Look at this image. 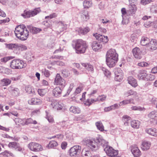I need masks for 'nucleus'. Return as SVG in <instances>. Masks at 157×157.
Returning a JSON list of instances; mask_svg holds the SVG:
<instances>
[{"label":"nucleus","instance_id":"nucleus-13","mask_svg":"<svg viewBox=\"0 0 157 157\" xmlns=\"http://www.w3.org/2000/svg\"><path fill=\"white\" fill-rule=\"evenodd\" d=\"M132 53L135 58L137 59H140L142 57V52L139 48L136 47L132 50Z\"/></svg>","mask_w":157,"mask_h":157},{"label":"nucleus","instance_id":"nucleus-30","mask_svg":"<svg viewBox=\"0 0 157 157\" xmlns=\"http://www.w3.org/2000/svg\"><path fill=\"white\" fill-rule=\"evenodd\" d=\"M140 122L138 120H134L131 122V126L135 128H138L140 127Z\"/></svg>","mask_w":157,"mask_h":157},{"label":"nucleus","instance_id":"nucleus-45","mask_svg":"<svg viewBox=\"0 0 157 157\" xmlns=\"http://www.w3.org/2000/svg\"><path fill=\"white\" fill-rule=\"evenodd\" d=\"M11 82V80L7 78H4L1 80L2 84L3 86H7L10 84Z\"/></svg>","mask_w":157,"mask_h":157},{"label":"nucleus","instance_id":"nucleus-10","mask_svg":"<svg viewBox=\"0 0 157 157\" xmlns=\"http://www.w3.org/2000/svg\"><path fill=\"white\" fill-rule=\"evenodd\" d=\"M55 84L64 86L65 85V81L60 76L59 74H57L55 79Z\"/></svg>","mask_w":157,"mask_h":157},{"label":"nucleus","instance_id":"nucleus-33","mask_svg":"<svg viewBox=\"0 0 157 157\" xmlns=\"http://www.w3.org/2000/svg\"><path fill=\"white\" fill-rule=\"evenodd\" d=\"M82 154L84 157H92V155L90 151L84 148L82 151Z\"/></svg>","mask_w":157,"mask_h":157},{"label":"nucleus","instance_id":"nucleus-56","mask_svg":"<svg viewBox=\"0 0 157 157\" xmlns=\"http://www.w3.org/2000/svg\"><path fill=\"white\" fill-rule=\"evenodd\" d=\"M136 92L132 90H129L125 93V95L128 96L130 95H136Z\"/></svg>","mask_w":157,"mask_h":157},{"label":"nucleus","instance_id":"nucleus-47","mask_svg":"<svg viewBox=\"0 0 157 157\" xmlns=\"http://www.w3.org/2000/svg\"><path fill=\"white\" fill-rule=\"evenodd\" d=\"M0 68H1L2 73L9 75L11 74V71L10 69L3 67Z\"/></svg>","mask_w":157,"mask_h":157},{"label":"nucleus","instance_id":"nucleus-12","mask_svg":"<svg viewBox=\"0 0 157 157\" xmlns=\"http://www.w3.org/2000/svg\"><path fill=\"white\" fill-rule=\"evenodd\" d=\"M147 49L150 51H152L157 48V42L155 39L151 40L147 44Z\"/></svg>","mask_w":157,"mask_h":157},{"label":"nucleus","instance_id":"nucleus-8","mask_svg":"<svg viewBox=\"0 0 157 157\" xmlns=\"http://www.w3.org/2000/svg\"><path fill=\"white\" fill-rule=\"evenodd\" d=\"M40 11V8H36L33 10H30L29 11H26L24 12V13L21 14V16L24 17V18L30 17H33L38 13H39Z\"/></svg>","mask_w":157,"mask_h":157},{"label":"nucleus","instance_id":"nucleus-17","mask_svg":"<svg viewBox=\"0 0 157 157\" xmlns=\"http://www.w3.org/2000/svg\"><path fill=\"white\" fill-rule=\"evenodd\" d=\"M151 143L150 142L144 140L142 142L141 145V149L144 151L148 150L151 147Z\"/></svg>","mask_w":157,"mask_h":157},{"label":"nucleus","instance_id":"nucleus-19","mask_svg":"<svg viewBox=\"0 0 157 157\" xmlns=\"http://www.w3.org/2000/svg\"><path fill=\"white\" fill-rule=\"evenodd\" d=\"M127 81L128 82V83L132 87H136L138 86L136 80L132 76L128 77L127 78Z\"/></svg>","mask_w":157,"mask_h":157},{"label":"nucleus","instance_id":"nucleus-18","mask_svg":"<svg viewBox=\"0 0 157 157\" xmlns=\"http://www.w3.org/2000/svg\"><path fill=\"white\" fill-rule=\"evenodd\" d=\"M95 140L96 142L97 141L100 145H101L103 147L108 144V142L101 135L98 136Z\"/></svg>","mask_w":157,"mask_h":157},{"label":"nucleus","instance_id":"nucleus-60","mask_svg":"<svg viewBox=\"0 0 157 157\" xmlns=\"http://www.w3.org/2000/svg\"><path fill=\"white\" fill-rule=\"evenodd\" d=\"M122 13V17H125L126 15H128V14H127V11H126V10L125 8H123L121 9V10Z\"/></svg>","mask_w":157,"mask_h":157},{"label":"nucleus","instance_id":"nucleus-38","mask_svg":"<svg viewBox=\"0 0 157 157\" xmlns=\"http://www.w3.org/2000/svg\"><path fill=\"white\" fill-rule=\"evenodd\" d=\"M25 90L29 94H35L34 89L30 86H29L26 87Z\"/></svg>","mask_w":157,"mask_h":157},{"label":"nucleus","instance_id":"nucleus-14","mask_svg":"<svg viewBox=\"0 0 157 157\" xmlns=\"http://www.w3.org/2000/svg\"><path fill=\"white\" fill-rule=\"evenodd\" d=\"M115 80L120 82L122 79L123 77V71L120 69H118L115 72Z\"/></svg>","mask_w":157,"mask_h":157},{"label":"nucleus","instance_id":"nucleus-2","mask_svg":"<svg viewBox=\"0 0 157 157\" xmlns=\"http://www.w3.org/2000/svg\"><path fill=\"white\" fill-rule=\"evenodd\" d=\"M118 60V55L115 49H110L106 54V61L107 65L111 68L115 66Z\"/></svg>","mask_w":157,"mask_h":157},{"label":"nucleus","instance_id":"nucleus-11","mask_svg":"<svg viewBox=\"0 0 157 157\" xmlns=\"http://www.w3.org/2000/svg\"><path fill=\"white\" fill-rule=\"evenodd\" d=\"M131 151L134 157H140L141 153L140 150L136 145H133L131 146Z\"/></svg>","mask_w":157,"mask_h":157},{"label":"nucleus","instance_id":"nucleus-41","mask_svg":"<svg viewBox=\"0 0 157 157\" xmlns=\"http://www.w3.org/2000/svg\"><path fill=\"white\" fill-rule=\"evenodd\" d=\"M14 121L16 124L19 126H23L22 123H23V119H21L19 118H16L14 119Z\"/></svg>","mask_w":157,"mask_h":157},{"label":"nucleus","instance_id":"nucleus-61","mask_svg":"<svg viewBox=\"0 0 157 157\" xmlns=\"http://www.w3.org/2000/svg\"><path fill=\"white\" fill-rule=\"evenodd\" d=\"M137 39V35L136 34H133L131 36L130 39L132 42H135Z\"/></svg>","mask_w":157,"mask_h":157},{"label":"nucleus","instance_id":"nucleus-57","mask_svg":"<svg viewBox=\"0 0 157 157\" xmlns=\"http://www.w3.org/2000/svg\"><path fill=\"white\" fill-rule=\"evenodd\" d=\"M155 76L154 75L148 74L147 77L146 78L147 79V81H152L155 79Z\"/></svg>","mask_w":157,"mask_h":157},{"label":"nucleus","instance_id":"nucleus-35","mask_svg":"<svg viewBox=\"0 0 157 157\" xmlns=\"http://www.w3.org/2000/svg\"><path fill=\"white\" fill-rule=\"evenodd\" d=\"M82 65L88 71L92 72L93 71V67L91 64L88 63H82Z\"/></svg>","mask_w":157,"mask_h":157},{"label":"nucleus","instance_id":"nucleus-9","mask_svg":"<svg viewBox=\"0 0 157 157\" xmlns=\"http://www.w3.org/2000/svg\"><path fill=\"white\" fill-rule=\"evenodd\" d=\"M84 143L87 146L93 150H96L98 149V146L97 142L94 140L87 139L84 140Z\"/></svg>","mask_w":157,"mask_h":157},{"label":"nucleus","instance_id":"nucleus-26","mask_svg":"<svg viewBox=\"0 0 157 157\" xmlns=\"http://www.w3.org/2000/svg\"><path fill=\"white\" fill-rule=\"evenodd\" d=\"M90 30V29L88 27H86L82 29V28H78L76 31L78 32L79 35H83L86 34Z\"/></svg>","mask_w":157,"mask_h":157},{"label":"nucleus","instance_id":"nucleus-43","mask_svg":"<svg viewBox=\"0 0 157 157\" xmlns=\"http://www.w3.org/2000/svg\"><path fill=\"white\" fill-rule=\"evenodd\" d=\"M131 119V117L128 115H125L123 116L122 118V120L125 122L124 124L125 125L127 126L128 125V121L130 120Z\"/></svg>","mask_w":157,"mask_h":157},{"label":"nucleus","instance_id":"nucleus-51","mask_svg":"<svg viewBox=\"0 0 157 157\" xmlns=\"http://www.w3.org/2000/svg\"><path fill=\"white\" fill-rule=\"evenodd\" d=\"M68 121H63L61 122H59V124L63 128H68L69 125Z\"/></svg>","mask_w":157,"mask_h":157},{"label":"nucleus","instance_id":"nucleus-48","mask_svg":"<svg viewBox=\"0 0 157 157\" xmlns=\"http://www.w3.org/2000/svg\"><path fill=\"white\" fill-rule=\"evenodd\" d=\"M18 144V143L15 142H10L8 144V146L10 148H15L17 146Z\"/></svg>","mask_w":157,"mask_h":157},{"label":"nucleus","instance_id":"nucleus-63","mask_svg":"<svg viewBox=\"0 0 157 157\" xmlns=\"http://www.w3.org/2000/svg\"><path fill=\"white\" fill-rule=\"evenodd\" d=\"M106 98V96L104 95H102L101 96H99L98 97L97 99H98V101H105Z\"/></svg>","mask_w":157,"mask_h":157},{"label":"nucleus","instance_id":"nucleus-7","mask_svg":"<svg viewBox=\"0 0 157 157\" xmlns=\"http://www.w3.org/2000/svg\"><path fill=\"white\" fill-rule=\"evenodd\" d=\"M81 147L78 145H75L71 147L69 150V155L71 157H76L81 152Z\"/></svg>","mask_w":157,"mask_h":157},{"label":"nucleus","instance_id":"nucleus-22","mask_svg":"<svg viewBox=\"0 0 157 157\" xmlns=\"http://www.w3.org/2000/svg\"><path fill=\"white\" fill-rule=\"evenodd\" d=\"M136 10V7L135 4H132L129 6V9L127 11V14L132 15L135 13Z\"/></svg>","mask_w":157,"mask_h":157},{"label":"nucleus","instance_id":"nucleus-59","mask_svg":"<svg viewBox=\"0 0 157 157\" xmlns=\"http://www.w3.org/2000/svg\"><path fill=\"white\" fill-rule=\"evenodd\" d=\"M103 71H104V74L107 77H108L110 75L111 73L107 69L103 68Z\"/></svg>","mask_w":157,"mask_h":157},{"label":"nucleus","instance_id":"nucleus-31","mask_svg":"<svg viewBox=\"0 0 157 157\" xmlns=\"http://www.w3.org/2000/svg\"><path fill=\"white\" fill-rule=\"evenodd\" d=\"M6 48L9 49L17 50V44H6Z\"/></svg>","mask_w":157,"mask_h":157},{"label":"nucleus","instance_id":"nucleus-39","mask_svg":"<svg viewBox=\"0 0 157 157\" xmlns=\"http://www.w3.org/2000/svg\"><path fill=\"white\" fill-rule=\"evenodd\" d=\"M98 101V99H91V100L89 99H87V100H86V101L84 102V104L86 105L89 106L92 103H93L94 102Z\"/></svg>","mask_w":157,"mask_h":157},{"label":"nucleus","instance_id":"nucleus-4","mask_svg":"<svg viewBox=\"0 0 157 157\" xmlns=\"http://www.w3.org/2000/svg\"><path fill=\"white\" fill-rule=\"evenodd\" d=\"M10 67L13 69H21L26 67V64L19 59H14L10 62Z\"/></svg>","mask_w":157,"mask_h":157},{"label":"nucleus","instance_id":"nucleus-55","mask_svg":"<svg viewBox=\"0 0 157 157\" xmlns=\"http://www.w3.org/2000/svg\"><path fill=\"white\" fill-rule=\"evenodd\" d=\"M64 107V104L61 102H59L58 103L56 109L57 110L62 109Z\"/></svg>","mask_w":157,"mask_h":157},{"label":"nucleus","instance_id":"nucleus-52","mask_svg":"<svg viewBox=\"0 0 157 157\" xmlns=\"http://www.w3.org/2000/svg\"><path fill=\"white\" fill-rule=\"evenodd\" d=\"M37 92L40 96H42L46 94L47 90L45 89H38Z\"/></svg>","mask_w":157,"mask_h":157},{"label":"nucleus","instance_id":"nucleus-32","mask_svg":"<svg viewBox=\"0 0 157 157\" xmlns=\"http://www.w3.org/2000/svg\"><path fill=\"white\" fill-rule=\"evenodd\" d=\"M58 145L57 142L55 140L51 141L47 145V147L49 149L54 148Z\"/></svg>","mask_w":157,"mask_h":157},{"label":"nucleus","instance_id":"nucleus-3","mask_svg":"<svg viewBox=\"0 0 157 157\" xmlns=\"http://www.w3.org/2000/svg\"><path fill=\"white\" fill-rule=\"evenodd\" d=\"M74 43L75 45L73 47L75 48L76 53L81 54L85 52L87 48L86 41L81 39H78L75 41Z\"/></svg>","mask_w":157,"mask_h":157},{"label":"nucleus","instance_id":"nucleus-44","mask_svg":"<svg viewBox=\"0 0 157 157\" xmlns=\"http://www.w3.org/2000/svg\"><path fill=\"white\" fill-rule=\"evenodd\" d=\"M133 101V99L132 98L128 100H125L120 102V104H121L122 105L130 103L134 104Z\"/></svg>","mask_w":157,"mask_h":157},{"label":"nucleus","instance_id":"nucleus-50","mask_svg":"<svg viewBox=\"0 0 157 157\" xmlns=\"http://www.w3.org/2000/svg\"><path fill=\"white\" fill-rule=\"evenodd\" d=\"M27 47L24 45L17 44V50L22 51L27 49Z\"/></svg>","mask_w":157,"mask_h":157},{"label":"nucleus","instance_id":"nucleus-15","mask_svg":"<svg viewBox=\"0 0 157 157\" xmlns=\"http://www.w3.org/2000/svg\"><path fill=\"white\" fill-rule=\"evenodd\" d=\"M93 36L97 40L104 43H107L109 40L107 36H105L102 35L98 34L97 33L94 34Z\"/></svg>","mask_w":157,"mask_h":157},{"label":"nucleus","instance_id":"nucleus-62","mask_svg":"<svg viewBox=\"0 0 157 157\" xmlns=\"http://www.w3.org/2000/svg\"><path fill=\"white\" fill-rule=\"evenodd\" d=\"M123 20L122 21V23L123 25H126L128 24L129 22V20L128 18L125 17H122Z\"/></svg>","mask_w":157,"mask_h":157},{"label":"nucleus","instance_id":"nucleus-49","mask_svg":"<svg viewBox=\"0 0 157 157\" xmlns=\"http://www.w3.org/2000/svg\"><path fill=\"white\" fill-rule=\"evenodd\" d=\"M41 71L44 75L47 77H49L50 75L49 71L45 68L42 69Z\"/></svg>","mask_w":157,"mask_h":157},{"label":"nucleus","instance_id":"nucleus-58","mask_svg":"<svg viewBox=\"0 0 157 157\" xmlns=\"http://www.w3.org/2000/svg\"><path fill=\"white\" fill-rule=\"evenodd\" d=\"M138 65L142 67H148L149 66V64L145 62H142L138 63Z\"/></svg>","mask_w":157,"mask_h":157},{"label":"nucleus","instance_id":"nucleus-23","mask_svg":"<svg viewBox=\"0 0 157 157\" xmlns=\"http://www.w3.org/2000/svg\"><path fill=\"white\" fill-rule=\"evenodd\" d=\"M62 90L59 87L55 88L52 91V94L54 96L58 97L60 96L62 93Z\"/></svg>","mask_w":157,"mask_h":157},{"label":"nucleus","instance_id":"nucleus-16","mask_svg":"<svg viewBox=\"0 0 157 157\" xmlns=\"http://www.w3.org/2000/svg\"><path fill=\"white\" fill-rule=\"evenodd\" d=\"M91 46L93 50L95 52L99 51L102 47V45L97 41L93 42Z\"/></svg>","mask_w":157,"mask_h":157},{"label":"nucleus","instance_id":"nucleus-29","mask_svg":"<svg viewBox=\"0 0 157 157\" xmlns=\"http://www.w3.org/2000/svg\"><path fill=\"white\" fill-rule=\"evenodd\" d=\"M0 155L3 156V157H14V155L11 152L7 150L5 151L0 154Z\"/></svg>","mask_w":157,"mask_h":157},{"label":"nucleus","instance_id":"nucleus-37","mask_svg":"<svg viewBox=\"0 0 157 157\" xmlns=\"http://www.w3.org/2000/svg\"><path fill=\"white\" fill-rule=\"evenodd\" d=\"M146 72H147V71L144 70H141L140 71L138 75L139 79L144 80L145 75L146 74Z\"/></svg>","mask_w":157,"mask_h":157},{"label":"nucleus","instance_id":"nucleus-40","mask_svg":"<svg viewBox=\"0 0 157 157\" xmlns=\"http://www.w3.org/2000/svg\"><path fill=\"white\" fill-rule=\"evenodd\" d=\"M95 125L97 128L99 130L102 131L104 130V126L101 121L97 122L95 123Z\"/></svg>","mask_w":157,"mask_h":157},{"label":"nucleus","instance_id":"nucleus-28","mask_svg":"<svg viewBox=\"0 0 157 157\" xmlns=\"http://www.w3.org/2000/svg\"><path fill=\"white\" fill-rule=\"evenodd\" d=\"M150 41V40L148 38L144 36L142 37L140 43L141 45L143 46L146 45L147 46Z\"/></svg>","mask_w":157,"mask_h":157},{"label":"nucleus","instance_id":"nucleus-24","mask_svg":"<svg viewBox=\"0 0 157 157\" xmlns=\"http://www.w3.org/2000/svg\"><path fill=\"white\" fill-rule=\"evenodd\" d=\"M8 90L13 96H16L19 95V91L17 88L10 86L9 87Z\"/></svg>","mask_w":157,"mask_h":157},{"label":"nucleus","instance_id":"nucleus-6","mask_svg":"<svg viewBox=\"0 0 157 157\" xmlns=\"http://www.w3.org/2000/svg\"><path fill=\"white\" fill-rule=\"evenodd\" d=\"M28 147L30 150L34 152H39L43 150V147L40 144L34 142L30 143Z\"/></svg>","mask_w":157,"mask_h":157},{"label":"nucleus","instance_id":"nucleus-25","mask_svg":"<svg viewBox=\"0 0 157 157\" xmlns=\"http://www.w3.org/2000/svg\"><path fill=\"white\" fill-rule=\"evenodd\" d=\"M23 123L22 124L23 126L25 125H28L30 124H36L37 123V121L35 120H33L31 118H24L23 119Z\"/></svg>","mask_w":157,"mask_h":157},{"label":"nucleus","instance_id":"nucleus-20","mask_svg":"<svg viewBox=\"0 0 157 157\" xmlns=\"http://www.w3.org/2000/svg\"><path fill=\"white\" fill-rule=\"evenodd\" d=\"M41 100L37 98H33L29 99L28 103L30 105L40 104L41 103Z\"/></svg>","mask_w":157,"mask_h":157},{"label":"nucleus","instance_id":"nucleus-36","mask_svg":"<svg viewBox=\"0 0 157 157\" xmlns=\"http://www.w3.org/2000/svg\"><path fill=\"white\" fill-rule=\"evenodd\" d=\"M92 2L91 0H85L83 2V6L84 8H88L91 7L92 5Z\"/></svg>","mask_w":157,"mask_h":157},{"label":"nucleus","instance_id":"nucleus-1","mask_svg":"<svg viewBox=\"0 0 157 157\" xmlns=\"http://www.w3.org/2000/svg\"><path fill=\"white\" fill-rule=\"evenodd\" d=\"M29 30L31 33L36 34L42 30L41 29L32 27L30 25L27 26V28L24 25H18L15 28L14 33L15 36L20 40H26L29 36Z\"/></svg>","mask_w":157,"mask_h":157},{"label":"nucleus","instance_id":"nucleus-34","mask_svg":"<svg viewBox=\"0 0 157 157\" xmlns=\"http://www.w3.org/2000/svg\"><path fill=\"white\" fill-rule=\"evenodd\" d=\"M58 25L60 31L66 30L67 28V25L62 21L59 22L58 23Z\"/></svg>","mask_w":157,"mask_h":157},{"label":"nucleus","instance_id":"nucleus-53","mask_svg":"<svg viewBox=\"0 0 157 157\" xmlns=\"http://www.w3.org/2000/svg\"><path fill=\"white\" fill-rule=\"evenodd\" d=\"M66 138L69 140H71L73 139V134L71 132H67L66 133Z\"/></svg>","mask_w":157,"mask_h":157},{"label":"nucleus","instance_id":"nucleus-5","mask_svg":"<svg viewBox=\"0 0 157 157\" xmlns=\"http://www.w3.org/2000/svg\"><path fill=\"white\" fill-rule=\"evenodd\" d=\"M104 151L107 155L111 157H120L117 156L118 151L115 150L113 147L108 146V144L104 147Z\"/></svg>","mask_w":157,"mask_h":157},{"label":"nucleus","instance_id":"nucleus-21","mask_svg":"<svg viewBox=\"0 0 157 157\" xmlns=\"http://www.w3.org/2000/svg\"><path fill=\"white\" fill-rule=\"evenodd\" d=\"M145 131L146 133L150 135L154 136H157V129L155 128H147Z\"/></svg>","mask_w":157,"mask_h":157},{"label":"nucleus","instance_id":"nucleus-64","mask_svg":"<svg viewBox=\"0 0 157 157\" xmlns=\"http://www.w3.org/2000/svg\"><path fill=\"white\" fill-rule=\"evenodd\" d=\"M82 90V88L81 87H78L75 90L74 93V95L75 96L80 93Z\"/></svg>","mask_w":157,"mask_h":157},{"label":"nucleus","instance_id":"nucleus-42","mask_svg":"<svg viewBox=\"0 0 157 157\" xmlns=\"http://www.w3.org/2000/svg\"><path fill=\"white\" fill-rule=\"evenodd\" d=\"M148 117L152 119H155L157 117V111H151L148 115Z\"/></svg>","mask_w":157,"mask_h":157},{"label":"nucleus","instance_id":"nucleus-54","mask_svg":"<svg viewBox=\"0 0 157 157\" xmlns=\"http://www.w3.org/2000/svg\"><path fill=\"white\" fill-rule=\"evenodd\" d=\"M58 103L56 100L54 99V100L52 101V102L51 103L50 106L53 109H56L57 105H58Z\"/></svg>","mask_w":157,"mask_h":157},{"label":"nucleus","instance_id":"nucleus-46","mask_svg":"<svg viewBox=\"0 0 157 157\" xmlns=\"http://www.w3.org/2000/svg\"><path fill=\"white\" fill-rule=\"evenodd\" d=\"M81 17L83 20L85 21H87L89 18L88 14L87 12H83Z\"/></svg>","mask_w":157,"mask_h":157},{"label":"nucleus","instance_id":"nucleus-27","mask_svg":"<svg viewBox=\"0 0 157 157\" xmlns=\"http://www.w3.org/2000/svg\"><path fill=\"white\" fill-rule=\"evenodd\" d=\"M70 111L74 114L79 113L81 112L80 109L78 107L72 106L69 109Z\"/></svg>","mask_w":157,"mask_h":157}]
</instances>
